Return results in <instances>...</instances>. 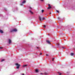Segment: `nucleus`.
<instances>
[{"label":"nucleus","mask_w":75,"mask_h":75,"mask_svg":"<svg viewBox=\"0 0 75 75\" xmlns=\"http://www.w3.org/2000/svg\"><path fill=\"white\" fill-rule=\"evenodd\" d=\"M56 11L58 13H59V11H58V10H56Z\"/></svg>","instance_id":"aec40b11"},{"label":"nucleus","mask_w":75,"mask_h":75,"mask_svg":"<svg viewBox=\"0 0 75 75\" xmlns=\"http://www.w3.org/2000/svg\"><path fill=\"white\" fill-rule=\"evenodd\" d=\"M4 61V60L3 59L1 60V62H3V61Z\"/></svg>","instance_id":"2eb2a0df"},{"label":"nucleus","mask_w":75,"mask_h":75,"mask_svg":"<svg viewBox=\"0 0 75 75\" xmlns=\"http://www.w3.org/2000/svg\"><path fill=\"white\" fill-rule=\"evenodd\" d=\"M3 48V47H0V49H2Z\"/></svg>","instance_id":"412c9836"},{"label":"nucleus","mask_w":75,"mask_h":75,"mask_svg":"<svg viewBox=\"0 0 75 75\" xmlns=\"http://www.w3.org/2000/svg\"><path fill=\"white\" fill-rule=\"evenodd\" d=\"M58 19H59V18L58 17Z\"/></svg>","instance_id":"c85d7f7f"},{"label":"nucleus","mask_w":75,"mask_h":75,"mask_svg":"<svg viewBox=\"0 0 75 75\" xmlns=\"http://www.w3.org/2000/svg\"><path fill=\"white\" fill-rule=\"evenodd\" d=\"M17 31V30L16 29H14L13 30H11V32H13V31H14L15 32H16Z\"/></svg>","instance_id":"f03ea898"},{"label":"nucleus","mask_w":75,"mask_h":75,"mask_svg":"<svg viewBox=\"0 0 75 75\" xmlns=\"http://www.w3.org/2000/svg\"><path fill=\"white\" fill-rule=\"evenodd\" d=\"M41 1H43L44 0H40Z\"/></svg>","instance_id":"5701e85b"},{"label":"nucleus","mask_w":75,"mask_h":75,"mask_svg":"<svg viewBox=\"0 0 75 75\" xmlns=\"http://www.w3.org/2000/svg\"><path fill=\"white\" fill-rule=\"evenodd\" d=\"M74 55V53H71V56H72V55Z\"/></svg>","instance_id":"1a4fd4ad"},{"label":"nucleus","mask_w":75,"mask_h":75,"mask_svg":"<svg viewBox=\"0 0 75 75\" xmlns=\"http://www.w3.org/2000/svg\"><path fill=\"white\" fill-rule=\"evenodd\" d=\"M58 46H59V43H58Z\"/></svg>","instance_id":"6ab92c4d"},{"label":"nucleus","mask_w":75,"mask_h":75,"mask_svg":"<svg viewBox=\"0 0 75 75\" xmlns=\"http://www.w3.org/2000/svg\"><path fill=\"white\" fill-rule=\"evenodd\" d=\"M59 75H61V73H60L59 74Z\"/></svg>","instance_id":"a878e982"},{"label":"nucleus","mask_w":75,"mask_h":75,"mask_svg":"<svg viewBox=\"0 0 75 75\" xmlns=\"http://www.w3.org/2000/svg\"><path fill=\"white\" fill-rule=\"evenodd\" d=\"M30 9H31V7H30Z\"/></svg>","instance_id":"cd10ccee"},{"label":"nucleus","mask_w":75,"mask_h":75,"mask_svg":"<svg viewBox=\"0 0 75 75\" xmlns=\"http://www.w3.org/2000/svg\"><path fill=\"white\" fill-rule=\"evenodd\" d=\"M39 20H40V21H42V20H45V18H43L42 19L41 18V17H40V16L39 17Z\"/></svg>","instance_id":"7ed1b4c3"},{"label":"nucleus","mask_w":75,"mask_h":75,"mask_svg":"<svg viewBox=\"0 0 75 75\" xmlns=\"http://www.w3.org/2000/svg\"><path fill=\"white\" fill-rule=\"evenodd\" d=\"M51 7H48L47 8V9H50V8H51Z\"/></svg>","instance_id":"9b49d317"},{"label":"nucleus","mask_w":75,"mask_h":75,"mask_svg":"<svg viewBox=\"0 0 75 75\" xmlns=\"http://www.w3.org/2000/svg\"><path fill=\"white\" fill-rule=\"evenodd\" d=\"M30 13H31V14H33V12L31 11H30Z\"/></svg>","instance_id":"6e6552de"},{"label":"nucleus","mask_w":75,"mask_h":75,"mask_svg":"<svg viewBox=\"0 0 75 75\" xmlns=\"http://www.w3.org/2000/svg\"><path fill=\"white\" fill-rule=\"evenodd\" d=\"M0 33H3V30H0Z\"/></svg>","instance_id":"423d86ee"},{"label":"nucleus","mask_w":75,"mask_h":75,"mask_svg":"<svg viewBox=\"0 0 75 75\" xmlns=\"http://www.w3.org/2000/svg\"><path fill=\"white\" fill-rule=\"evenodd\" d=\"M27 65H23V67H26V66H27Z\"/></svg>","instance_id":"f3484780"},{"label":"nucleus","mask_w":75,"mask_h":75,"mask_svg":"<svg viewBox=\"0 0 75 75\" xmlns=\"http://www.w3.org/2000/svg\"><path fill=\"white\" fill-rule=\"evenodd\" d=\"M62 48L63 49H65V47H62Z\"/></svg>","instance_id":"f8f14e48"},{"label":"nucleus","mask_w":75,"mask_h":75,"mask_svg":"<svg viewBox=\"0 0 75 75\" xmlns=\"http://www.w3.org/2000/svg\"><path fill=\"white\" fill-rule=\"evenodd\" d=\"M51 14V13H50L49 14Z\"/></svg>","instance_id":"bb28decb"},{"label":"nucleus","mask_w":75,"mask_h":75,"mask_svg":"<svg viewBox=\"0 0 75 75\" xmlns=\"http://www.w3.org/2000/svg\"><path fill=\"white\" fill-rule=\"evenodd\" d=\"M48 6L49 7H51V6H50V4H48Z\"/></svg>","instance_id":"4468645a"},{"label":"nucleus","mask_w":75,"mask_h":75,"mask_svg":"<svg viewBox=\"0 0 75 75\" xmlns=\"http://www.w3.org/2000/svg\"><path fill=\"white\" fill-rule=\"evenodd\" d=\"M44 11V10H42V13H43Z\"/></svg>","instance_id":"ddd939ff"},{"label":"nucleus","mask_w":75,"mask_h":75,"mask_svg":"<svg viewBox=\"0 0 75 75\" xmlns=\"http://www.w3.org/2000/svg\"><path fill=\"white\" fill-rule=\"evenodd\" d=\"M46 56H48V54H46Z\"/></svg>","instance_id":"4be33fe9"},{"label":"nucleus","mask_w":75,"mask_h":75,"mask_svg":"<svg viewBox=\"0 0 75 75\" xmlns=\"http://www.w3.org/2000/svg\"><path fill=\"white\" fill-rule=\"evenodd\" d=\"M15 65H16V66H17V67H16V68L17 69H18L20 67V65L18 64V63L16 64Z\"/></svg>","instance_id":"f257e3e1"},{"label":"nucleus","mask_w":75,"mask_h":75,"mask_svg":"<svg viewBox=\"0 0 75 75\" xmlns=\"http://www.w3.org/2000/svg\"><path fill=\"white\" fill-rule=\"evenodd\" d=\"M37 48H38V47H37Z\"/></svg>","instance_id":"7c9ffc66"},{"label":"nucleus","mask_w":75,"mask_h":75,"mask_svg":"<svg viewBox=\"0 0 75 75\" xmlns=\"http://www.w3.org/2000/svg\"><path fill=\"white\" fill-rule=\"evenodd\" d=\"M8 42L9 44H10V43H11V40L10 39H9Z\"/></svg>","instance_id":"20e7f679"},{"label":"nucleus","mask_w":75,"mask_h":75,"mask_svg":"<svg viewBox=\"0 0 75 75\" xmlns=\"http://www.w3.org/2000/svg\"><path fill=\"white\" fill-rule=\"evenodd\" d=\"M35 71L36 72H38V69H36L35 70Z\"/></svg>","instance_id":"0eeeda50"},{"label":"nucleus","mask_w":75,"mask_h":75,"mask_svg":"<svg viewBox=\"0 0 75 75\" xmlns=\"http://www.w3.org/2000/svg\"><path fill=\"white\" fill-rule=\"evenodd\" d=\"M21 6H23V4H21Z\"/></svg>","instance_id":"b1692460"},{"label":"nucleus","mask_w":75,"mask_h":75,"mask_svg":"<svg viewBox=\"0 0 75 75\" xmlns=\"http://www.w3.org/2000/svg\"><path fill=\"white\" fill-rule=\"evenodd\" d=\"M54 59H55V58H53L52 59V61H54Z\"/></svg>","instance_id":"dca6fc26"},{"label":"nucleus","mask_w":75,"mask_h":75,"mask_svg":"<svg viewBox=\"0 0 75 75\" xmlns=\"http://www.w3.org/2000/svg\"><path fill=\"white\" fill-rule=\"evenodd\" d=\"M42 74V73H41V74Z\"/></svg>","instance_id":"2f4dec72"},{"label":"nucleus","mask_w":75,"mask_h":75,"mask_svg":"<svg viewBox=\"0 0 75 75\" xmlns=\"http://www.w3.org/2000/svg\"><path fill=\"white\" fill-rule=\"evenodd\" d=\"M46 42H47V43H48V44H50V41H49V40H47Z\"/></svg>","instance_id":"39448f33"},{"label":"nucleus","mask_w":75,"mask_h":75,"mask_svg":"<svg viewBox=\"0 0 75 75\" xmlns=\"http://www.w3.org/2000/svg\"><path fill=\"white\" fill-rule=\"evenodd\" d=\"M45 27H46L45 25H44V28H45Z\"/></svg>","instance_id":"a211bd4d"},{"label":"nucleus","mask_w":75,"mask_h":75,"mask_svg":"<svg viewBox=\"0 0 75 75\" xmlns=\"http://www.w3.org/2000/svg\"><path fill=\"white\" fill-rule=\"evenodd\" d=\"M22 75H24V74H23Z\"/></svg>","instance_id":"c756f323"},{"label":"nucleus","mask_w":75,"mask_h":75,"mask_svg":"<svg viewBox=\"0 0 75 75\" xmlns=\"http://www.w3.org/2000/svg\"><path fill=\"white\" fill-rule=\"evenodd\" d=\"M25 3V1H24L22 2V3H23V4Z\"/></svg>","instance_id":"9d476101"},{"label":"nucleus","mask_w":75,"mask_h":75,"mask_svg":"<svg viewBox=\"0 0 75 75\" xmlns=\"http://www.w3.org/2000/svg\"><path fill=\"white\" fill-rule=\"evenodd\" d=\"M40 55H42V53H40Z\"/></svg>","instance_id":"393cba45"}]
</instances>
